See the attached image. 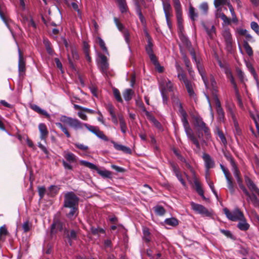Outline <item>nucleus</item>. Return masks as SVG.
Listing matches in <instances>:
<instances>
[{
	"label": "nucleus",
	"mask_w": 259,
	"mask_h": 259,
	"mask_svg": "<svg viewBox=\"0 0 259 259\" xmlns=\"http://www.w3.org/2000/svg\"><path fill=\"white\" fill-rule=\"evenodd\" d=\"M230 2L229 0H214L213 4L217 10L221 8V5H227L228 3Z\"/></svg>",
	"instance_id": "nucleus-45"
},
{
	"label": "nucleus",
	"mask_w": 259,
	"mask_h": 259,
	"mask_svg": "<svg viewBox=\"0 0 259 259\" xmlns=\"http://www.w3.org/2000/svg\"><path fill=\"white\" fill-rule=\"evenodd\" d=\"M164 222L166 224L173 227L176 226L179 224V221L174 218L166 219Z\"/></svg>",
	"instance_id": "nucleus-41"
},
{
	"label": "nucleus",
	"mask_w": 259,
	"mask_h": 259,
	"mask_svg": "<svg viewBox=\"0 0 259 259\" xmlns=\"http://www.w3.org/2000/svg\"><path fill=\"white\" fill-rule=\"evenodd\" d=\"M62 229V224L59 221L55 222L51 226L52 233H55L57 231H61Z\"/></svg>",
	"instance_id": "nucleus-26"
},
{
	"label": "nucleus",
	"mask_w": 259,
	"mask_h": 259,
	"mask_svg": "<svg viewBox=\"0 0 259 259\" xmlns=\"http://www.w3.org/2000/svg\"><path fill=\"white\" fill-rule=\"evenodd\" d=\"M194 183L195 184L197 192L199 194V195H200L202 197V198L203 199H205V197L204 195V191L202 188H201L200 183L196 179H195L194 181Z\"/></svg>",
	"instance_id": "nucleus-28"
},
{
	"label": "nucleus",
	"mask_w": 259,
	"mask_h": 259,
	"mask_svg": "<svg viewBox=\"0 0 259 259\" xmlns=\"http://www.w3.org/2000/svg\"><path fill=\"white\" fill-rule=\"evenodd\" d=\"M187 92L189 97L191 98L195 99L196 98V95L194 90V84L191 82L185 85Z\"/></svg>",
	"instance_id": "nucleus-25"
},
{
	"label": "nucleus",
	"mask_w": 259,
	"mask_h": 259,
	"mask_svg": "<svg viewBox=\"0 0 259 259\" xmlns=\"http://www.w3.org/2000/svg\"><path fill=\"white\" fill-rule=\"evenodd\" d=\"M173 103L175 106H177L179 107V111L181 116V120L187 138L191 141L196 146V148L199 150L200 148L199 143L197 138L193 135L192 130L187 119V114L183 109L182 103L178 98L173 99Z\"/></svg>",
	"instance_id": "nucleus-2"
},
{
	"label": "nucleus",
	"mask_w": 259,
	"mask_h": 259,
	"mask_svg": "<svg viewBox=\"0 0 259 259\" xmlns=\"http://www.w3.org/2000/svg\"><path fill=\"white\" fill-rule=\"evenodd\" d=\"M113 19H114V22L116 26H117L118 29L120 31L123 32V31H124V27L123 25V24L119 22V21L117 18L114 17Z\"/></svg>",
	"instance_id": "nucleus-54"
},
{
	"label": "nucleus",
	"mask_w": 259,
	"mask_h": 259,
	"mask_svg": "<svg viewBox=\"0 0 259 259\" xmlns=\"http://www.w3.org/2000/svg\"><path fill=\"white\" fill-rule=\"evenodd\" d=\"M221 34L225 42L226 49L228 51L231 52L232 50L233 38L230 29L228 27L225 28Z\"/></svg>",
	"instance_id": "nucleus-9"
},
{
	"label": "nucleus",
	"mask_w": 259,
	"mask_h": 259,
	"mask_svg": "<svg viewBox=\"0 0 259 259\" xmlns=\"http://www.w3.org/2000/svg\"><path fill=\"white\" fill-rule=\"evenodd\" d=\"M246 66L248 68L249 71L250 72L251 74L253 76V77L255 80H257V75L255 72V71L252 65L250 63H246Z\"/></svg>",
	"instance_id": "nucleus-50"
},
{
	"label": "nucleus",
	"mask_w": 259,
	"mask_h": 259,
	"mask_svg": "<svg viewBox=\"0 0 259 259\" xmlns=\"http://www.w3.org/2000/svg\"><path fill=\"white\" fill-rule=\"evenodd\" d=\"M74 145L76 148H77L80 150H81L82 151H87L89 149L88 146L84 145L83 144H80V143H75Z\"/></svg>",
	"instance_id": "nucleus-61"
},
{
	"label": "nucleus",
	"mask_w": 259,
	"mask_h": 259,
	"mask_svg": "<svg viewBox=\"0 0 259 259\" xmlns=\"http://www.w3.org/2000/svg\"><path fill=\"white\" fill-rule=\"evenodd\" d=\"M155 211L157 214L159 215H162L165 212L164 208L161 206H156L155 207Z\"/></svg>",
	"instance_id": "nucleus-57"
},
{
	"label": "nucleus",
	"mask_w": 259,
	"mask_h": 259,
	"mask_svg": "<svg viewBox=\"0 0 259 259\" xmlns=\"http://www.w3.org/2000/svg\"><path fill=\"white\" fill-rule=\"evenodd\" d=\"M67 237L68 239V242L70 245H72V240H76L77 239V232L72 230L70 232L67 231Z\"/></svg>",
	"instance_id": "nucleus-29"
},
{
	"label": "nucleus",
	"mask_w": 259,
	"mask_h": 259,
	"mask_svg": "<svg viewBox=\"0 0 259 259\" xmlns=\"http://www.w3.org/2000/svg\"><path fill=\"white\" fill-rule=\"evenodd\" d=\"M237 182L238 184L239 187L242 190L244 193L247 196V200L248 201H251L254 206H256L258 204V201L257 200V196L254 195H250L249 192L247 191L246 188L243 185L242 181L241 178L236 179Z\"/></svg>",
	"instance_id": "nucleus-10"
},
{
	"label": "nucleus",
	"mask_w": 259,
	"mask_h": 259,
	"mask_svg": "<svg viewBox=\"0 0 259 259\" xmlns=\"http://www.w3.org/2000/svg\"><path fill=\"white\" fill-rule=\"evenodd\" d=\"M220 231L223 234L226 236L227 238H229L232 239H235V237L233 236L232 233L229 230L220 229Z\"/></svg>",
	"instance_id": "nucleus-56"
},
{
	"label": "nucleus",
	"mask_w": 259,
	"mask_h": 259,
	"mask_svg": "<svg viewBox=\"0 0 259 259\" xmlns=\"http://www.w3.org/2000/svg\"><path fill=\"white\" fill-rule=\"evenodd\" d=\"M237 75L241 83H244L247 79L245 78L244 72L240 69H236Z\"/></svg>",
	"instance_id": "nucleus-48"
},
{
	"label": "nucleus",
	"mask_w": 259,
	"mask_h": 259,
	"mask_svg": "<svg viewBox=\"0 0 259 259\" xmlns=\"http://www.w3.org/2000/svg\"><path fill=\"white\" fill-rule=\"evenodd\" d=\"M134 92L132 89H126L123 93V96L125 101H128L132 98Z\"/></svg>",
	"instance_id": "nucleus-36"
},
{
	"label": "nucleus",
	"mask_w": 259,
	"mask_h": 259,
	"mask_svg": "<svg viewBox=\"0 0 259 259\" xmlns=\"http://www.w3.org/2000/svg\"><path fill=\"white\" fill-rule=\"evenodd\" d=\"M22 18H23V20H22L23 22H25V23L27 22V25H28V27H32L34 29H35L36 28V24L35 23V22H34V21L33 20V19H32L31 17L28 18V17L22 16Z\"/></svg>",
	"instance_id": "nucleus-38"
},
{
	"label": "nucleus",
	"mask_w": 259,
	"mask_h": 259,
	"mask_svg": "<svg viewBox=\"0 0 259 259\" xmlns=\"http://www.w3.org/2000/svg\"><path fill=\"white\" fill-rule=\"evenodd\" d=\"M189 15L190 18L195 21L196 18L198 17V14L195 12V9L192 6H190L189 10Z\"/></svg>",
	"instance_id": "nucleus-47"
},
{
	"label": "nucleus",
	"mask_w": 259,
	"mask_h": 259,
	"mask_svg": "<svg viewBox=\"0 0 259 259\" xmlns=\"http://www.w3.org/2000/svg\"><path fill=\"white\" fill-rule=\"evenodd\" d=\"M170 165L172 168V170L175 174V176L177 177V179L179 180V181L181 183L182 185L186 187V184L184 180V179L182 178V175L179 170V167L177 166V165H176L174 163H171Z\"/></svg>",
	"instance_id": "nucleus-18"
},
{
	"label": "nucleus",
	"mask_w": 259,
	"mask_h": 259,
	"mask_svg": "<svg viewBox=\"0 0 259 259\" xmlns=\"http://www.w3.org/2000/svg\"><path fill=\"white\" fill-rule=\"evenodd\" d=\"M144 2H143L142 4H141V3H140L139 1H136L135 5L136 7V13L139 16V19H140L141 23L143 25L145 26L146 24V21L145 17H144V16L142 14L141 8V5H144Z\"/></svg>",
	"instance_id": "nucleus-15"
},
{
	"label": "nucleus",
	"mask_w": 259,
	"mask_h": 259,
	"mask_svg": "<svg viewBox=\"0 0 259 259\" xmlns=\"http://www.w3.org/2000/svg\"><path fill=\"white\" fill-rule=\"evenodd\" d=\"M164 81L165 83V85H164V83L162 84V83H160L161 85L163 86V87L161 88V89H165L166 92V91H168L169 92L172 91L173 84L172 83V82L168 79H167V80H165Z\"/></svg>",
	"instance_id": "nucleus-43"
},
{
	"label": "nucleus",
	"mask_w": 259,
	"mask_h": 259,
	"mask_svg": "<svg viewBox=\"0 0 259 259\" xmlns=\"http://www.w3.org/2000/svg\"><path fill=\"white\" fill-rule=\"evenodd\" d=\"M192 209L197 213L205 217H210L211 212L202 205L191 202L190 203Z\"/></svg>",
	"instance_id": "nucleus-11"
},
{
	"label": "nucleus",
	"mask_w": 259,
	"mask_h": 259,
	"mask_svg": "<svg viewBox=\"0 0 259 259\" xmlns=\"http://www.w3.org/2000/svg\"><path fill=\"white\" fill-rule=\"evenodd\" d=\"M38 130L40 132V139L46 142L49 134V132L46 124L42 123L39 124Z\"/></svg>",
	"instance_id": "nucleus-19"
},
{
	"label": "nucleus",
	"mask_w": 259,
	"mask_h": 259,
	"mask_svg": "<svg viewBox=\"0 0 259 259\" xmlns=\"http://www.w3.org/2000/svg\"><path fill=\"white\" fill-rule=\"evenodd\" d=\"M102 177L104 178L111 179L112 178L111 171L108 170H101L99 169L97 172Z\"/></svg>",
	"instance_id": "nucleus-37"
},
{
	"label": "nucleus",
	"mask_w": 259,
	"mask_h": 259,
	"mask_svg": "<svg viewBox=\"0 0 259 259\" xmlns=\"http://www.w3.org/2000/svg\"><path fill=\"white\" fill-rule=\"evenodd\" d=\"M251 28L257 34L259 33V26L255 22H252L250 24Z\"/></svg>",
	"instance_id": "nucleus-64"
},
{
	"label": "nucleus",
	"mask_w": 259,
	"mask_h": 259,
	"mask_svg": "<svg viewBox=\"0 0 259 259\" xmlns=\"http://www.w3.org/2000/svg\"><path fill=\"white\" fill-rule=\"evenodd\" d=\"M223 210L227 218L232 221H238L243 218L244 215L243 212L238 208H235L232 211H230L227 208H224Z\"/></svg>",
	"instance_id": "nucleus-8"
},
{
	"label": "nucleus",
	"mask_w": 259,
	"mask_h": 259,
	"mask_svg": "<svg viewBox=\"0 0 259 259\" xmlns=\"http://www.w3.org/2000/svg\"><path fill=\"white\" fill-rule=\"evenodd\" d=\"M178 77L180 80L184 82L185 85L191 82V81L187 79L186 75L183 73H179L178 74Z\"/></svg>",
	"instance_id": "nucleus-51"
},
{
	"label": "nucleus",
	"mask_w": 259,
	"mask_h": 259,
	"mask_svg": "<svg viewBox=\"0 0 259 259\" xmlns=\"http://www.w3.org/2000/svg\"><path fill=\"white\" fill-rule=\"evenodd\" d=\"M106 109L111 117L112 122L115 125L118 124L117 118L118 119L120 130L123 134H125L127 131V127L123 116L121 114L116 115L114 111V108L111 104H108Z\"/></svg>",
	"instance_id": "nucleus-4"
},
{
	"label": "nucleus",
	"mask_w": 259,
	"mask_h": 259,
	"mask_svg": "<svg viewBox=\"0 0 259 259\" xmlns=\"http://www.w3.org/2000/svg\"><path fill=\"white\" fill-rule=\"evenodd\" d=\"M192 118L194 119V124L198 131H203L206 136L210 135V130L206 123L203 121L202 118L198 114L193 115Z\"/></svg>",
	"instance_id": "nucleus-7"
},
{
	"label": "nucleus",
	"mask_w": 259,
	"mask_h": 259,
	"mask_svg": "<svg viewBox=\"0 0 259 259\" xmlns=\"http://www.w3.org/2000/svg\"><path fill=\"white\" fill-rule=\"evenodd\" d=\"M143 239L147 243H149L151 241L150 232L149 229L146 227L143 229Z\"/></svg>",
	"instance_id": "nucleus-32"
},
{
	"label": "nucleus",
	"mask_w": 259,
	"mask_h": 259,
	"mask_svg": "<svg viewBox=\"0 0 259 259\" xmlns=\"http://www.w3.org/2000/svg\"><path fill=\"white\" fill-rule=\"evenodd\" d=\"M220 167L223 171V173L225 176L226 179L231 178L230 172L229 170L222 164H220Z\"/></svg>",
	"instance_id": "nucleus-60"
},
{
	"label": "nucleus",
	"mask_w": 259,
	"mask_h": 259,
	"mask_svg": "<svg viewBox=\"0 0 259 259\" xmlns=\"http://www.w3.org/2000/svg\"><path fill=\"white\" fill-rule=\"evenodd\" d=\"M111 142L113 144V146L116 150L118 151H122L125 153H131V150L130 148L120 144H118L113 141H111Z\"/></svg>",
	"instance_id": "nucleus-24"
},
{
	"label": "nucleus",
	"mask_w": 259,
	"mask_h": 259,
	"mask_svg": "<svg viewBox=\"0 0 259 259\" xmlns=\"http://www.w3.org/2000/svg\"><path fill=\"white\" fill-rule=\"evenodd\" d=\"M80 163L81 165H84V166H85L90 168L91 169L96 170L97 172H98V170H99V169L94 163H92L91 162H88V161H85V160H80Z\"/></svg>",
	"instance_id": "nucleus-34"
},
{
	"label": "nucleus",
	"mask_w": 259,
	"mask_h": 259,
	"mask_svg": "<svg viewBox=\"0 0 259 259\" xmlns=\"http://www.w3.org/2000/svg\"><path fill=\"white\" fill-rule=\"evenodd\" d=\"M234 89L235 91V95H236V97L237 98V101L238 102V106L241 109L244 110V108L243 104L241 100V96L239 94L238 89V88H236V89Z\"/></svg>",
	"instance_id": "nucleus-40"
},
{
	"label": "nucleus",
	"mask_w": 259,
	"mask_h": 259,
	"mask_svg": "<svg viewBox=\"0 0 259 259\" xmlns=\"http://www.w3.org/2000/svg\"><path fill=\"white\" fill-rule=\"evenodd\" d=\"M203 27L209 37L212 38L215 34V28L214 25L210 24H204Z\"/></svg>",
	"instance_id": "nucleus-23"
},
{
	"label": "nucleus",
	"mask_w": 259,
	"mask_h": 259,
	"mask_svg": "<svg viewBox=\"0 0 259 259\" xmlns=\"http://www.w3.org/2000/svg\"><path fill=\"white\" fill-rule=\"evenodd\" d=\"M119 9L121 13L126 12L127 10V6L125 0H117Z\"/></svg>",
	"instance_id": "nucleus-39"
},
{
	"label": "nucleus",
	"mask_w": 259,
	"mask_h": 259,
	"mask_svg": "<svg viewBox=\"0 0 259 259\" xmlns=\"http://www.w3.org/2000/svg\"><path fill=\"white\" fill-rule=\"evenodd\" d=\"M227 5L229 7V10L231 12L232 19H231L228 18L224 13L222 12L221 8H219L218 10H217L215 12V17L217 18H220L223 20V25H230L232 22L235 24H237L238 20L232 5L231 4L230 2H228Z\"/></svg>",
	"instance_id": "nucleus-5"
},
{
	"label": "nucleus",
	"mask_w": 259,
	"mask_h": 259,
	"mask_svg": "<svg viewBox=\"0 0 259 259\" xmlns=\"http://www.w3.org/2000/svg\"><path fill=\"white\" fill-rule=\"evenodd\" d=\"M18 53H19V62H18V70L19 72V74L21 75H23L25 72V62L24 59L23 58L22 55L21 54V51L19 49H18Z\"/></svg>",
	"instance_id": "nucleus-17"
},
{
	"label": "nucleus",
	"mask_w": 259,
	"mask_h": 259,
	"mask_svg": "<svg viewBox=\"0 0 259 259\" xmlns=\"http://www.w3.org/2000/svg\"><path fill=\"white\" fill-rule=\"evenodd\" d=\"M216 133L219 137L220 138L222 143L226 145L227 143V140L223 133V132L218 127L216 129Z\"/></svg>",
	"instance_id": "nucleus-42"
},
{
	"label": "nucleus",
	"mask_w": 259,
	"mask_h": 259,
	"mask_svg": "<svg viewBox=\"0 0 259 259\" xmlns=\"http://www.w3.org/2000/svg\"><path fill=\"white\" fill-rule=\"evenodd\" d=\"M250 115L255 123L256 128L258 130L257 135L255 136L257 138H259V115L257 114H253L251 112H250Z\"/></svg>",
	"instance_id": "nucleus-44"
},
{
	"label": "nucleus",
	"mask_w": 259,
	"mask_h": 259,
	"mask_svg": "<svg viewBox=\"0 0 259 259\" xmlns=\"http://www.w3.org/2000/svg\"><path fill=\"white\" fill-rule=\"evenodd\" d=\"M153 45L151 38L149 37L147 40V45L145 47V50L151 62H152L153 64H157V60L156 57L153 53Z\"/></svg>",
	"instance_id": "nucleus-13"
},
{
	"label": "nucleus",
	"mask_w": 259,
	"mask_h": 259,
	"mask_svg": "<svg viewBox=\"0 0 259 259\" xmlns=\"http://www.w3.org/2000/svg\"><path fill=\"white\" fill-rule=\"evenodd\" d=\"M160 92L162 97L163 102L164 104H166L167 102L168 98L166 95V92H165V89H161Z\"/></svg>",
	"instance_id": "nucleus-62"
},
{
	"label": "nucleus",
	"mask_w": 259,
	"mask_h": 259,
	"mask_svg": "<svg viewBox=\"0 0 259 259\" xmlns=\"http://www.w3.org/2000/svg\"><path fill=\"white\" fill-rule=\"evenodd\" d=\"M100 61L99 62V67L103 74L107 75L109 69V63L107 58L103 54L99 55Z\"/></svg>",
	"instance_id": "nucleus-12"
},
{
	"label": "nucleus",
	"mask_w": 259,
	"mask_h": 259,
	"mask_svg": "<svg viewBox=\"0 0 259 259\" xmlns=\"http://www.w3.org/2000/svg\"><path fill=\"white\" fill-rule=\"evenodd\" d=\"M189 51H190V53L192 57L193 60L197 64V67L198 70L202 77V78L203 80V82H204L205 86H207V79L205 76L203 68L200 65L198 64L194 49L193 48H190L189 49Z\"/></svg>",
	"instance_id": "nucleus-14"
},
{
	"label": "nucleus",
	"mask_w": 259,
	"mask_h": 259,
	"mask_svg": "<svg viewBox=\"0 0 259 259\" xmlns=\"http://www.w3.org/2000/svg\"><path fill=\"white\" fill-rule=\"evenodd\" d=\"M239 223L237 224V227L241 231H247L249 228L250 225L247 222V221L244 217L243 216V218L240 219L238 220Z\"/></svg>",
	"instance_id": "nucleus-22"
},
{
	"label": "nucleus",
	"mask_w": 259,
	"mask_h": 259,
	"mask_svg": "<svg viewBox=\"0 0 259 259\" xmlns=\"http://www.w3.org/2000/svg\"><path fill=\"white\" fill-rule=\"evenodd\" d=\"M9 233L5 225L0 227V241H4Z\"/></svg>",
	"instance_id": "nucleus-30"
},
{
	"label": "nucleus",
	"mask_w": 259,
	"mask_h": 259,
	"mask_svg": "<svg viewBox=\"0 0 259 259\" xmlns=\"http://www.w3.org/2000/svg\"><path fill=\"white\" fill-rule=\"evenodd\" d=\"M243 47L247 55L249 56H252L253 51L247 41H243Z\"/></svg>",
	"instance_id": "nucleus-46"
},
{
	"label": "nucleus",
	"mask_w": 259,
	"mask_h": 259,
	"mask_svg": "<svg viewBox=\"0 0 259 259\" xmlns=\"http://www.w3.org/2000/svg\"><path fill=\"white\" fill-rule=\"evenodd\" d=\"M136 105L139 106L143 112H145L146 116L147 117H149L150 118H152V117L151 116V113L146 110L144 105L142 101L141 100H137L136 101Z\"/></svg>",
	"instance_id": "nucleus-31"
},
{
	"label": "nucleus",
	"mask_w": 259,
	"mask_h": 259,
	"mask_svg": "<svg viewBox=\"0 0 259 259\" xmlns=\"http://www.w3.org/2000/svg\"><path fill=\"white\" fill-rule=\"evenodd\" d=\"M203 159L205 162V165L207 169V172H208L209 169L214 167V161L211 157L208 154L206 153L203 154Z\"/></svg>",
	"instance_id": "nucleus-21"
},
{
	"label": "nucleus",
	"mask_w": 259,
	"mask_h": 259,
	"mask_svg": "<svg viewBox=\"0 0 259 259\" xmlns=\"http://www.w3.org/2000/svg\"><path fill=\"white\" fill-rule=\"evenodd\" d=\"M31 108L40 114L45 115L46 117L48 118L50 117L49 114L46 110L40 108L39 106H38L36 105H31Z\"/></svg>",
	"instance_id": "nucleus-27"
},
{
	"label": "nucleus",
	"mask_w": 259,
	"mask_h": 259,
	"mask_svg": "<svg viewBox=\"0 0 259 259\" xmlns=\"http://www.w3.org/2000/svg\"><path fill=\"white\" fill-rule=\"evenodd\" d=\"M59 120L60 122H56L55 124L61 130L67 138L71 137V134L66 124L68 125L69 126L75 130L82 129L83 126H85L89 131L95 134L99 138L105 141L109 140L108 137L105 135L103 132L100 130L98 126L83 123L77 118L66 115H61Z\"/></svg>",
	"instance_id": "nucleus-1"
},
{
	"label": "nucleus",
	"mask_w": 259,
	"mask_h": 259,
	"mask_svg": "<svg viewBox=\"0 0 259 259\" xmlns=\"http://www.w3.org/2000/svg\"><path fill=\"white\" fill-rule=\"evenodd\" d=\"M141 191L145 194L152 191V188L148 185L145 184L141 188Z\"/></svg>",
	"instance_id": "nucleus-63"
},
{
	"label": "nucleus",
	"mask_w": 259,
	"mask_h": 259,
	"mask_svg": "<svg viewBox=\"0 0 259 259\" xmlns=\"http://www.w3.org/2000/svg\"><path fill=\"white\" fill-rule=\"evenodd\" d=\"M22 228L24 232L26 233L30 230L31 228V224L28 221H26L22 224Z\"/></svg>",
	"instance_id": "nucleus-58"
},
{
	"label": "nucleus",
	"mask_w": 259,
	"mask_h": 259,
	"mask_svg": "<svg viewBox=\"0 0 259 259\" xmlns=\"http://www.w3.org/2000/svg\"><path fill=\"white\" fill-rule=\"evenodd\" d=\"M227 111L228 112V114L231 117L232 120L236 119L235 116V106L232 102H229L228 101H226L225 104Z\"/></svg>",
	"instance_id": "nucleus-20"
},
{
	"label": "nucleus",
	"mask_w": 259,
	"mask_h": 259,
	"mask_svg": "<svg viewBox=\"0 0 259 259\" xmlns=\"http://www.w3.org/2000/svg\"><path fill=\"white\" fill-rule=\"evenodd\" d=\"M63 156L65 160H63L62 162L64 168L67 170H72L73 166L72 164L77 162L76 156L70 152L64 151Z\"/></svg>",
	"instance_id": "nucleus-6"
},
{
	"label": "nucleus",
	"mask_w": 259,
	"mask_h": 259,
	"mask_svg": "<svg viewBox=\"0 0 259 259\" xmlns=\"http://www.w3.org/2000/svg\"><path fill=\"white\" fill-rule=\"evenodd\" d=\"M217 112L218 115V118L220 121H224L225 117V113L222 107L217 108Z\"/></svg>",
	"instance_id": "nucleus-52"
},
{
	"label": "nucleus",
	"mask_w": 259,
	"mask_h": 259,
	"mask_svg": "<svg viewBox=\"0 0 259 259\" xmlns=\"http://www.w3.org/2000/svg\"><path fill=\"white\" fill-rule=\"evenodd\" d=\"M91 231L92 233L95 235H98L99 233L104 234L105 232V230L102 228H95L93 227H92L91 228Z\"/></svg>",
	"instance_id": "nucleus-53"
},
{
	"label": "nucleus",
	"mask_w": 259,
	"mask_h": 259,
	"mask_svg": "<svg viewBox=\"0 0 259 259\" xmlns=\"http://www.w3.org/2000/svg\"><path fill=\"white\" fill-rule=\"evenodd\" d=\"M78 202L79 198L73 192L65 194L63 206L71 209L69 212L66 214V217L69 219L72 220L77 215Z\"/></svg>",
	"instance_id": "nucleus-3"
},
{
	"label": "nucleus",
	"mask_w": 259,
	"mask_h": 259,
	"mask_svg": "<svg viewBox=\"0 0 259 259\" xmlns=\"http://www.w3.org/2000/svg\"><path fill=\"white\" fill-rule=\"evenodd\" d=\"M163 9L164 12L171 11V8L168 2H163Z\"/></svg>",
	"instance_id": "nucleus-59"
},
{
	"label": "nucleus",
	"mask_w": 259,
	"mask_h": 259,
	"mask_svg": "<svg viewBox=\"0 0 259 259\" xmlns=\"http://www.w3.org/2000/svg\"><path fill=\"white\" fill-rule=\"evenodd\" d=\"M97 39L98 40V43L102 49V50L105 53L108 52L107 48L106 47L105 43L104 42V40L100 37H98Z\"/></svg>",
	"instance_id": "nucleus-55"
},
{
	"label": "nucleus",
	"mask_w": 259,
	"mask_h": 259,
	"mask_svg": "<svg viewBox=\"0 0 259 259\" xmlns=\"http://www.w3.org/2000/svg\"><path fill=\"white\" fill-rule=\"evenodd\" d=\"M113 93L114 97L116 99V100L120 103L122 102V99L121 97L120 93L119 91L116 88L113 89Z\"/></svg>",
	"instance_id": "nucleus-49"
},
{
	"label": "nucleus",
	"mask_w": 259,
	"mask_h": 259,
	"mask_svg": "<svg viewBox=\"0 0 259 259\" xmlns=\"http://www.w3.org/2000/svg\"><path fill=\"white\" fill-rule=\"evenodd\" d=\"M80 163L81 165H84V166H85L90 168L91 169L96 170L97 172H98V170H99V169L94 163H92L91 162H88V161H85V160H80Z\"/></svg>",
	"instance_id": "nucleus-35"
},
{
	"label": "nucleus",
	"mask_w": 259,
	"mask_h": 259,
	"mask_svg": "<svg viewBox=\"0 0 259 259\" xmlns=\"http://www.w3.org/2000/svg\"><path fill=\"white\" fill-rule=\"evenodd\" d=\"M245 181L247 187L252 193L251 195L253 194L256 196L255 194L259 191V189L257 187L256 185L247 176L245 177Z\"/></svg>",
	"instance_id": "nucleus-16"
},
{
	"label": "nucleus",
	"mask_w": 259,
	"mask_h": 259,
	"mask_svg": "<svg viewBox=\"0 0 259 259\" xmlns=\"http://www.w3.org/2000/svg\"><path fill=\"white\" fill-rule=\"evenodd\" d=\"M225 73L227 78L229 79L231 83L233 85V88L236 89L237 88V84L231 70L230 69H226Z\"/></svg>",
	"instance_id": "nucleus-33"
}]
</instances>
